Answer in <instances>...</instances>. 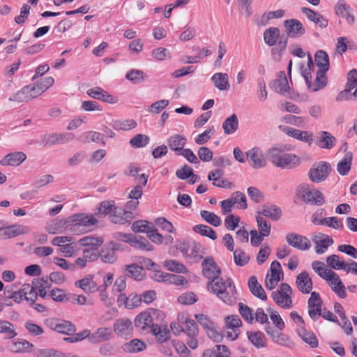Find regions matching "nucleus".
Returning a JSON list of instances; mask_svg holds the SVG:
<instances>
[{"mask_svg": "<svg viewBox=\"0 0 357 357\" xmlns=\"http://www.w3.org/2000/svg\"><path fill=\"white\" fill-rule=\"evenodd\" d=\"M22 289L24 295V299L30 304H34L38 296L36 289L30 284H24L22 286Z\"/></svg>", "mask_w": 357, "mask_h": 357, "instance_id": "50", "label": "nucleus"}, {"mask_svg": "<svg viewBox=\"0 0 357 357\" xmlns=\"http://www.w3.org/2000/svg\"><path fill=\"white\" fill-rule=\"evenodd\" d=\"M186 138L181 135H174L167 139V145L169 149L176 153L181 152L186 144Z\"/></svg>", "mask_w": 357, "mask_h": 357, "instance_id": "30", "label": "nucleus"}, {"mask_svg": "<svg viewBox=\"0 0 357 357\" xmlns=\"http://www.w3.org/2000/svg\"><path fill=\"white\" fill-rule=\"evenodd\" d=\"M249 340L257 348H262L266 346V340L264 333L261 331L248 332Z\"/></svg>", "mask_w": 357, "mask_h": 357, "instance_id": "47", "label": "nucleus"}, {"mask_svg": "<svg viewBox=\"0 0 357 357\" xmlns=\"http://www.w3.org/2000/svg\"><path fill=\"white\" fill-rule=\"evenodd\" d=\"M0 333L5 335L6 339H13L17 335L15 326L7 320L0 319Z\"/></svg>", "mask_w": 357, "mask_h": 357, "instance_id": "42", "label": "nucleus"}, {"mask_svg": "<svg viewBox=\"0 0 357 357\" xmlns=\"http://www.w3.org/2000/svg\"><path fill=\"white\" fill-rule=\"evenodd\" d=\"M322 300L316 291L311 293V296L307 301L308 314L312 319L316 321L321 315Z\"/></svg>", "mask_w": 357, "mask_h": 357, "instance_id": "11", "label": "nucleus"}, {"mask_svg": "<svg viewBox=\"0 0 357 357\" xmlns=\"http://www.w3.org/2000/svg\"><path fill=\"white\" fill-rule=\"evenodd\" d=\"M267 312L273 324L277 328L282 331L284 328L285 324L279 313L271 307L267 308Z\"/></svg>", "mask_w": 357, "mask_h": 357, "instance_id": "60", "label": "nucleus"}, {"mask_svg": "<svg viewBox=\"0 0 357 357\" xmlns=\"http://www.w3.org/2000/svg\"><path fill=\"white\" fill-rule=\"evenodd\" d=\"M119 249V244L111 242L104 245L98 257L100 256L101 260L105 263L113 264L117 259L116 250Z\"/></svg>", "mask_w": 357, "mask_h": 357, "instance_id": "12", "label": "nucleus"}, {"mask_svg": "<svg viewBox=\"0 0 357 357\" xmlns=\"http://www.w3.org/2000/svg\"><path fill=\"white\" fill-rule=\"evenodd\" d=\"M271 88L276 93L283 94L289 91L288 80L284 71H280L277 75V79L270 83Z\"/></svg>", "mask_w": 357, "mask_h": 357, "instance_id": "19", "label": "nucleus"}, {"mask_svg": "<svg viewBox=\"0 0 357 357\" xmlns=\"http://www.w3.org/2000/svg\"><path fill=\"white\" fill-rule=\"evenodd\" d=\"M26 158L24 153L21 151L13 152L5 155L0 161L2 166H17L22 164Z\"/></svg>", "mask_w": 357, "mask_h": 357, "instance_id": "21", "label": "nucleus"}, {"mask_svg": "<svg viewBox=\"0 0 357 357\" xmlns=\"http://www.w3.org/2000/svg\"><path fill=\"white\" fill-rule=\"evenodd\" d=\"M285 239L289 245L297 250H307L311 247L310 240L306 236L301 234L293 232L288 233L285 236Z\"/></svg>", "mask_w": 357, "mask_h": 357, "instance_id": "8", "label": "nucleus"}, {"mask_svg": "<svg viewBox=\"0 0 357 357\" xmlns=\"http://www.w3.org/2000/svg\"><path fill=\"white\" fill-rule=\"evenodd\" d=\"M301 12L307 17L309 20L314 22L321 29L326 28L328 24V20L324 18L323 15L316 13L310 8L303 7L301 8Z\"/></svg>", "mask_w": 357, "mask_h": 357, "instance_id": "23", "label": "nucleus"}, {"mask_svg": "<svg viewBox=\"0 0 357 357\" xmlns=\"http://www.w3.org/2000/svg\"><path fill=\"white\" fill-rule=\"evenodd\" d=\"M326 262L329 266L335 270H344L347 263L340 261V257L337 255H332L327 257Z\"/></svg>", "mask_w": 357, "mask_h": 357, "instance_id": "62", "label": "nucleus"}, {"mask_svg": "<svg viewBox=\"0 0 357 357\" xmlns=\"http://www.w3.org/2000/svg\"><path fill=\"white\" fill-rule=\"evenodd\" d=\"M282 210L280 207L274 204H266L262 207L261 211L257 212V215L260 216H265L271 218L274 221L280 220L282 217Z\"/></svg>", "mask_w": 357, "mask_h": 357, "instance_id": "26", "label": "nucleus"}, {"mask_svg": "<svg viewBox=\"0 0 357 357\" xmlns=\"http://www.w3.org/2000/svg\"><path fill=\"white\" fill-rule=\"evenodd\" d=\"M238 128V120L237 116L234 114L227 118L222 123V129L225 134L231 135L234 133Z\"/></svg>", "mask_w": 357, "mask_h": 357, "instance_id": "43", "label": "nucleus"}, {"mask_svg": "<svg viewBox=\"0 0 357 357\" xmlns=\"http://www.w3.org/2000/svg\"><path fill=\"white\" fill-rule=\"evenodd\" d=\"M86 93L90 97L108 103H114V97L100 87H94L87 90Z\"/></svg>", "mask_w": 357, "mask_h": 357, "instance_id": "28", "label": "nucleus"}, {"mask_svg": "<svg viewBox=\"0 0 357 357\" xmlns=\"http://www.w3.org/2000/svg\"><path fill=\"white\" fill-rule=\"evenodd\" d=\"M335 14L344 18L347 22L352 25L355 22V17L351 13V7L344 0H339L334 7Z\"/></svg>", "mask_w": 357, "mask_h": 357, "instance_id": "17", "label": "nucleus"}, {"mask_svg": "<svg viewBox=\"0 0 357 357\" xmlns=\"http://www.w3.org/2000/svg\"><path fill=\"white\" fill-rule=\"evenodd\" d=\"M151 333L156 337L160 343L166 342L170 339V331L167 325L161 326L155 324V326L151 327Z\"/></svg>", "mask_w": 357, "mask_h": 357, "instance_id": "33", "label": "nucleus"}, {"mask_svg": "<svg viewBox=\"0 0 357 357\" xmlns=\"http://www.w3.org/2000/svg\"><path fill=\"white\" fill-rule=\"evenodd\" d=\"M299 190L302 192V197L305 202L316 206H321L324 203V195L317 189H310L307 184L301 185Z\"/></svg>", "mask_w": 357, "mask_h": 357, "instance_id": "7", "label": "nucleus"}, {"mask_svg": "<svg viewBox=\"0 0 357 357\" xmlns=\"http://www.w3.org/2000/svg\"><path fill=\"white\" fill-rule=\"evenodd\" d=\"M267 159L275 166L282 169H293L298 166L301 159L295 154L285 153L284 147H273L266 153Z\"/></svg>", "mask_w": 357, "mask_h": 357, "instance_id": "2", "label": "nucleus"}, {"mask_svg": "<svg viewBox=\"0 0 357 357\" xmlns=\"http://www.w3.org/2000/svg\"><path fill=\"white\" fill-rule=\"evenodd\" d=\"M248 160L252 162L251 165L253 168L261 169L266 165V161L262 151L257 147L248 150L246 153Z\"/></svg>", "mask_w": 357, "mask_h": 357, "instance_id": "14", "label": "nucleus"}, {"mask_svg": "<svg viewBox=\"0 0 357 357\" xmlns=\"http://www.w3.org/2000/svg\"><path fill=\"white\" fill-rule=\"evenodd\" d=\"M238 311L242 318L247 322L252 323L254 320L252 310L243 303H238Z\"/></svg>", "mask_w": 357, "mask_h": 357, "instance_id": "61", "label": "nucleus"}, {"mask_svg": "<svg viewBox=\"0 0 357 357\" xmlns=\"http://www.w3.org/2000/svg\"><path fill=\"white\" fill-rule=\"evenodd\" d=\"M314 59L317 66L319 68V70L328 71L329 70V57L325 51H317Z\"/></svg>", "mask_w": 357, "mask_h": 357, "instance_id": "45", "label": "nucleus"}, {"mask_svg": "<svg viewBox=\"0 0 357 357\" xmlns=\"http://www.w3.org/2000/svg\"><path fill=\"white\" fill-rule=\"evenodd\" d=\"M79 242L83 246H91L93 250H96L102 244L103 239L101 237L87 236L82 238Z\"/></svg>", "mask_w": 357, "mask_h": 357, "instance_id": "49", "label": "nucleus"}, {"mask_svg": "<svg viewBox=\"0 0 357 357\" xmlns=\"http://www.w3.org/2000/svg\"><path fill=\"white\" fill-rule=\"evenodd\" d=\"M296 284L299 291L303 294H309L312 289L313 284L312 279L306 271H303L297 275Z\"/></svg>", "mask_w": 357, "mask_h": 357, "instance_id": "20", "label": "nucleus"}, {"mask_svg": "<svg viewBox=\"0 0 357 357\" xmlns=\"http://www.w3.org/2000/svg\"><path fill=\"white\" fill-rule=\"evenodd\" d=\"M125 276L130 278L137 281H141L144 278L142 266L137 264H131L123 266Z\"/></svg>", "mask_w": 357, "mask_h": 357, "instance_id": "24", "label": "nucleus"}, {"mask_svg": "<svg viewBox=\"0 0 357 357\" xmlns=\"http://www.w3.org/2000/svg\"><path fill=\"white\" fill-rule=\"evenodd\" d=\"M200 215L206 222L214 227H218L221 225L220 218L213 212L203 210L201 211Z\"/></svg>", "mask_w": 357, "mask_h": 357, "instance_id": "54", "label": "nucleus"}, {"mask_svg": "<svg viewBox=\"0 0 357 357\" xmlns=\"http://www.w3.org/2000/svg\"><path fill=\"white\" fill-rule=\"evenodd\" d=\"M38 89H39L36 86V84L33 85L26 86L20 91L16 93L15 99L22 101L23 100L21 97L22 95H24L26 101L33 99L42 94Z\"/></svg>", "mask_w": 357, "mask_h": 357, "instance_id": "29", "label": "nucleus"}, {"mask_svg": "<svg viewBox=\"0 0 357 357\" xmlns=\"http://www.w3.org/2000/svg\"><path fill=\"white\" fill-rule=\"evenodd\" d=\"M331 170L328 162L320 161L312 165L309 170L308 177L314 183H320L326 180Z\"/></svg>", "mask_w": 357, "mask_h": 357, "instance_id": "6", "label": "nucleus"}, {"mask_svg": "<svg viewBox=\"0 0 357 357\" xmlns=\"http://www.w3.org/2000/svg\"><path fill=\"white\" fill-rule=\"evenodd\" d=\"M146 344L139 339H133L132 340L123 344L122 349L127 353L140 352L146 349Z\"/></svg>", "mask_w": 357, "mask_h": 357, "instance_id": "44", "label": "nucleus"}, {"mask_svg": "<svg viewBox=\"0 0 357 357\" xmlns=\"http://www.w3.org/2000/svg\"><path fill=\"white\" fill-rule=\"evenodd\" d=\"M211 79L213 82L214 86L220 91H227L230 88L229 77L227 73H216L212 76Z\"/></svg>", "mask_w": 357, "mask_h": 357, "instance_id": "31", "label": "nucleus"}, {"mask_svg": "<svg viewBox=\"0 0 357 357\" xmlns=\"http://www.w3.org/2000/svg\"><path fill=\"white\" fill-rule=\"evenodd\" d=\"M45 324L51 330L70 336L76 331V326L72 322L63 319L49 318L45 319Z\"/></svg>", "mask_w": 357, "mask_h": 357, "instance_id": "5", "label": "nucleus"}, {"mask_svg": "<svg viewBox=\"0 0 357 357\" xmlns=\"http://www.w3.org/2000/svg\"><path fill=\"white\" fill-rule=\"evenodd\" d=\"M280 39V29L278 27H270L264 32V40L268 46L276 45Z\"/></svg>", "mask_w": 357, "mask_h": 357, "instance_id": "39", "label": "nucleus"}, {"mask_svg": "<svg viewBox=\"0 0 357 357\" xmlns=\"http://www.w3.org/2000/svg\"><path fill=\"white\" fill-rule=\"evenodd\" d=\"M292 293V289L288 284L281 283L280 289L272 292L271 297L278 306L289 309L293 306Z\"/></svg>", "mask_w": 357, "mask_h": 357, "instance_id": "4", "label": "nucleus"}, {"mask_svg": "<svg viewBox=\"0 0 357 357\" xmlns=\"http://www.w3.org/2000/svg\"><path fill=\"white\" fill-rule=\"evenodd\" d=\"M119 211H121V209L116 207L113 201H104L100 204V206L98 207L96 215L100 216H105L113 212L114 215L112 217V221L113 222L117 223L120 222V221L117 220L119 218L116 215V214L119 213Z\"/></svg>", "mask_w": 357, "mask_h": 357, "instance_id": "18", "label": "nucleus"}, {"mask_svg": "<svg viewBox=\"0 0 357 357\" xmlns=\"http://www.w3.org/2000/svg\"><path fill=\"white\" fill-rule=\"evenodd\" d=\"M193 230L202 236L208 237L212 240L217 238V234L211 227L204 225H197L194 226Z\"/></svg>", "mask_w": 357, "mask_h": 357, "instance_id": "53", "label": "nucleus"}, {"mask_svg": "<svg viewBox=\"0 0 357 357\" xmlns=\"http://www.w3.org/2000/svg\"><path fill=\"white\" fill-rule=\"evenodd\" d=\"M248 287L250 291L255 296L262 301L266 300V294L261 285L258 282L255 276L253 275L248 280Z\"/></svg>", "mask_w": 357, "mask_h": 357, "instance_id": "34", "label": "nucleus"}, {"mask_svg": "<svg viewBox=\"0 0 357 357\" xmlns=\"http://www.w3.org/2000/svg\"><path fill=\"white\" fill-rule=\"evenodd\" d=\"M135 325L137 328H139L142 330H146L147 328H150L151 330V327L155 324L152 321L148 311H144L139 313L135 317Z\"/></svg>", "mask_w": 357, "mask_h": 357, "instance_id": "32", "label": "nucleus"}, {"mask_svg": "<svg viewBox=\"0 0 357 357\" xmlns=\"http://www.w3.org/2000/svg\"><path fill=\"white\" fill-rule=\"evenodd\" d=\"M256 220L259 232L261 233L262 236H268L271 233V225L270 223L264 218V217L257 215Z\"/></svg>", "mask_w": 357, "mask_h": 357, "instance_id": "57", "label": "nucleus"}, {"mask_svg": "<svg viewBox=\"0 0 357 357\" xmlns=\"http://www.w3.org/2000/svg\"><path fill=\"white\" fill-rule=\"evenodd\" d=\"M271 274L270 276L275 278L277 280L280 281L284 278V273L282 271V268L281 264L278 261H274L272 262L270 267Z\"/></svg>", "mask_w": 357, "mask_h": 357, "instance_id": "63", "label": "nucleus"}, {"mask_svg": "<svg viewBox=\"0 0 357 357\" xmlns=\"http://www.w3.org/2000/svg\"><path fill=\"white\" fill-rule=\"evenodd\" d=\"M137 126V123L133 119L116 120L112 123V127L116 130H130Z\"/></svg>", "mask_w": 357, "mask_h": 357, "instance_id": "51", "label": "nucleus"}, {"mask_svg": "<svg viewBox=\"0 0 357 357\" xmlns=\"http://www.w3.org/2000/svg\"><path fill=\"white\" fill-rule=\"evenodd\" d=\"M22 232L20 229V226L17 225H13L11 226L6 227L1 234H0V238H10L17 236L21 234Z\"/></svg>", "mask_w": 357, "mask_h": 357, "instance_id": "56", "label": "nucleus"}, {"mask_svg": "<svg viewBox=\"0 0 357 357\" xmlns=\"http://www.w3.org/2000/svg\"><path fill=\"white\" fill-rule=\"evenodd\" d=\"M312 241L316 245V252L319 255L323 254L327 248L333 244V239L330 236L322 233H318L312 238Z\"/></svg>", "mask_w": 357, "mask_h": 357, "instance_id": "15", "label": "nucleus"}, {"mask_svg": "<svg viewBox=\"0 0 357 357\" xmlns=\"http://www.w3.org/2000/svg\"><path fill=\"white\" fill-rule=\"evenodd\" d=\"M327 71L323 70H317L315 82L312 83V85H310L311 86L312 91H317L320 89L324 88L327 84V77L326 76V73Z\"/></svg>", "mask_w": 357, "mask_h": 357, "instance_id": "48", "label": "nucleus"}, {"mask_svg": "<svg viewBox=\"0 0 357 357\" xmlns=\"http://www.w3.org/2000/svg\"><path fill=\"white\" fill-rule=\"evenodd\" d=\"M286 37H280L278 43V48L280 53L283 52L287 47L288 38H297L305 33V29L303 24L296 19H289L284 21Z\"/></svg>", "mask_w": 357, "mask_h": 357, "instance_id": "3", "label": "nucleus"}, {"mask_svg": "<svg viewBox=\"0 0 357 357\" xmlns=\"http://www.w3.org/2000/svg\"><path fill=\"white\" fill-rule=\"evenodd\" d=\"M284 15V10L279 9L275 11H271L264 13L259 18L255 19V22L257 25L265 26L268 24L269 20L274 18H281Z\"/></svg>", "mask_w": 357, "mask_h": 357, "instance_id": "40", "label": "nucleus"}, {"mask_svg": "<svg viewBox=\"0 0 357 357\" xmlns=\"http://www.w3.org/2000/svg\"><path fill=\"white\" fill-rule=\"evenodd\" d=\"M141 303L142 296L136 293H131L128 296L125 294H121L117 298L118 305H123L127 309L137 307Z\"/></svg>", "mask_w": 357, "mask_h": 357, "instance_id": "13", "label": "nucleus"}, {"mask_svg": "<svg viewBox=\"0 0 357 357\" xmlns=\"http://www.w3.org/2000/svg\"><path fill=\"white\" fill-rule=\"evenodd\" d=\"M36 357H63V354L53 349H39L36 351Z\"/></svg>", "mask_w": 357, "mask_h": 357, "instance_id": "64", "label": "nucleus"}, {"mask_svg": "<svg viewBox=\"0 0 357 357\" xmlns=\"http://www.w3.org/2000/svg\"><path fill=\"white\" fill-rule=\"evenodd\" d=\"M331 286L333 291L341 298H344L347 296V292L345 291V287L343 284L339 277L331 282Z\"/></svg>", "mask_w": 357, "mask_h": 357, "instance_id": "58", "label": "nucleus"}, {"mask_svg": "<svg viewBox=\"0 0 357 357\" xmlns=\"http://www.w3.org/2000/svg\"><path fill=\"white\" fill-rule=\"evenodd\" d=\"M33 344L26 340L11 342L8 345V349L13 353L29 352Z\"/></svg>", "mask_w": 357, "mask_h": 357, "instance_id": "36", "label": "nucleus"}, {"mask_svg": "<svg viewBox=\"0 0 357 357\" xmlns=\"http://www.w3.org/2000/svg\"><path fill=\"white\" fill-rule=\"evenodd\" d=\"M68 220L75 227H90L95 225L98 222V220L93 215L86 213L74 214L70 216Z\"/></svg>", "mask_w": 357, "mask_h": 357, "instance_id": "16", "label": "nucleus"}, {"mask_svg": "<svg viewBox=\"0 0 357 357\" xmlns=\"http://www.w3.org/2000/svg\"><path fill=\"white\" fill-rule=\"evenodd\" d=\"M75 285L82 289L86 293H92L97 290V285L93 280V277L91 275H87L86 277L76 281L75 282Z\"/></svg>", "mask_w": 357, "mask_h": 357, "instance_id": "37", "label": "nucleus"}, {"mask_svg": "<svg viewBox=\"0 0 357 357\" xmlns=\"http://www.w3.org/2000/svg\"><path fill=\"white\" fill-rule=\"evenodd\" d=\"M353 155L351 152H347L343 158L337 163V170L342 176L347 175L351 169Z\"/></svg>", "mask_w": 357, "mask_h": 357, "instance_id": "38", "label": "nucleus"}, {"mask_svg": "<svg viewBox=\"0 0 357 357\" xmlns=\"http://www.w3.org/2000/svg\"><path fill=\"white\" fill-rule=\"evenodd\" d=\"M132 330V321L128 319H119L114 324V331L117 334L124 336Z\"/></svg>", "mask_w": 357, "mask_h": 357, "instance_id": "35", "label": "nucleus"}, {"mask_svg": "<svg viewBox=\"0 0 357 357\" xmlns=\"http://www.w3.org/2000/svg\"><path fill=\"white\" fill-rule=\"evenodd\" d=\"M202 272L205 278L211 280L220 278L221 270L212 257H206L202 262Z\"/></svg>", "mask_w": 357, "mask_h": 357, "instance_id": "9", "label": "nucleus"}, {"mask_svg": "<svg viewBox=\"0 0 357 357\" xmlns=\"http://www.w3.org/2000/svg\"><path fill=\"white\" fill-rule=\"evenodd\" d=\"M177 249L181 252L185 257L194 259L197 261L202 259V256L199 254L200 245L195 242L192 243L182 242L178 245Z\"/></svg>", "mask_w": 357, "mask_h": 357, "instance_id": "10", "label": "nucleus"}, {"mask_svg": "<svg viewBox=\"0 0 357 357\" xmlns=\"http://www.w3.org/2000/svg\"><path fill=\"white\" fill-rule=\"evenodd\" d=\"M298 334L301 339L305 343L308 344L312 348H316L318 347V340L313 333L308 332L304 327H302L298 330Z\"/></svg>", "mask_w": 357, "mask_h": 357, "instance_id": "46", "label": "nucleus"}, {"mask_svg": "<svg viewBox=\"0 0 357 357\" xmlns=\"http://www.w3.org/2000/svg\"><path fill=\"white\" fill-rule=\"evenodd\" d=\"M207 288L227 305H232L236 301V289L231 278L225 280L220 278L211 280L207 284Z\"/></svg>", "mask_w": 357, "mask_h": 357, "instance_id": "1", "label": "nucleus"}, {"mask_svg": "<svg viewBox=\"0 0 357 357\" xmlns=\"http://www.w3.org/2000/svg\"><path fill=\"white\" fill-rule=\"evenodd\" d=\"M287 134L297 139L307 142L310 145L312 143L313 141L312 133L307 131H301L294 128H289Z\"/></svg>", "mask_w": 357, "mask_h": 357, "instance_id": "41", "label": "nucleus"}, {"mask_svg": "<svg viewBox=\"0 0 357 357\" xmlns=\"http://www.w3.org/2000/svg\"><path fill=\"white\" fill-rule=\"evenodd\" d=\"M112 335L109 328L102 327L97 329L94 333L90 332L89 342L96 344L109 340Z\"/></svg>", "mask_w": 357, "mask_h": 357, "instance_id": "22", "label": "nucleus"}, {"mask_svg": "<svg viewBox=\"0 0 357 357\" xmlns=\"http://www.w3.org/2000/svg\"><path fill=\"white\" fill-rule=\"evenodd\" d=\"M126 78L134 84H140L146 79L143 71L137 69H132L127 72Z\"/></svg>", "mask_w": 357, "mask_h": 357, "instance_id": "52", "label": "nucleus"}, {"mask_svg": "<svg viewBox=\"0 0 357 357\" xmlns=\"http://www.w3.org/2000/svg\"><path fill=\"white\" fill-rule=\"evenodd\" d=\"M120 236H122L123 240L126 242H129L130 245L141 248L142 250H151L152 245L149 243V242L144 237H140L139 239H137L135 236H133L130 234H120Z\"/></svg>", "mask_w": 357, "mask_h": 357, "instance_id": "27", "label": "nucleus"}, {"mask_svg": "<svg viewBox=\"0 0 357 357\" xmlns=\"http://www.w3.org/2000/svg\"><path fill=\"white\" fill-rule=\"evenodd\" d=\"M335 137L327 131H321L317 139V144L321 149H331L336 144Z\"/></svg>", "mask_w": 357, "mask_h": 357, "instance_id": "25", "label": "nucleus"}, {"mask_svg": "<svg viewBox=\"0 0 357 357\" xmlns=\"http://www.w3.org/2000/svg\"><path fill=\"white\" fill-rule=\"evenodd\" d=\"M233 252L236 265L243 266L249 262L250 257L242 249L237 248Z\"/></svg>", "mask_w": 357, "mask_h": 357, "instance_id": "55", "label": "nucleus"}, {"mask_svg": "<svg viewBox=\"0 0 357 357\" xmlns=\"http://www.w3.org/2000/svg\"><path fill=\"white\" fill-rule=\"evenodd\" d=\"M165 266L167 268V270L176 272V273H185L186 271L185 266L174 259L166 260L164 262Z\"/></svg>", "mask_w": 357, "mask_h": 357, "instance_id": "59", "label": "nucleus"}]
</instances>
